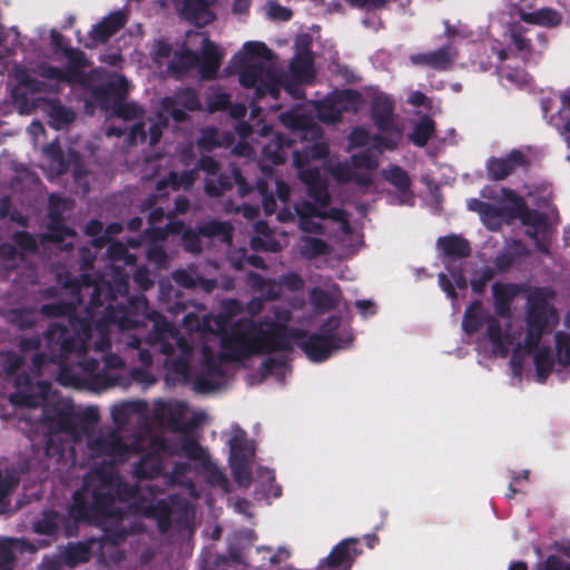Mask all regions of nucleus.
Instances as JSON below:
<instances>
[{"instance_id":"nucleus-21","label":"nucleus","mask_w":570,"mask_h":570,"mask_svg":"<svg viewBox=\"0 0 570 570\" xmlns=\"http://www.w3.org/2000/svg\"><path fill=\"white\" fill-rule=\"evenodd\" d=\"M51 384L48 381L32 383L28 391H16L9 395L12 405L36 409L42 405L49 397Z\"/></svg>"},{"instance_id":"nucleus-27","label":"nucleus","mask_w":570,"mask_h":570,"mask_svg":"<svg viewBox=\"0 0 570 570\" xmlns=\"http://www.w3.org/2000/svg\"><path fill=\"white\" fill-rule=\"evenodd\" d=\"M385 179L392 184L399 191L397 196L399 204H411L412 193L410 191V178L407 174L397 166H391L383 171Z\"/></svg>"},{"instance_id":"nucleus-7","label":"nucleus","mask_w":570,"mask_h":570,"mask_svg":"<svg viewBox=\"0 0 570 570\" xmlns=\"http://www.w3.org/2000/svg\"><path fill=\"white\" fill-rule=\"evenodd\" d=\"M278 322H238L228 336L222 338L220 360L239 362L253 355L285 351V323L282 312Z\"/></svg>"},{"instance_id":"nucleus-23","label":"nucleus","mask_w":570,"mask_h":570,"mask_svg":"<svg viewBox=\"0 0 570 570\" xmlns=\"http://www.w3.org/2000/svg\"><path fill=\"white\" fill-rule=\"evenodd\" d=\"M525 163V156L520 150H512L507 157L489 159L487 170L492 179L501 180L512 174L515 168L524 166Z\"/></svg>"},{"instance_id":"nucleus-16","label":"nucleus","mask_w":570,"mask_h":570,"mask_svg":"<svg viewBox=\"0 0 570 570\" xmlns=\"http://www.w3.org/2000/svg\"><path fill=\"white\" fill-rule=\"evenodd\" d=\"M157 491V488H147L150 497H155ZM135 509L145 518L156 520L159 533L165 534L170 530L173 509L166 499H149L145 495L135 503Z\"/></svg>"},{"instance_id":"nucleus-56","label":"nucleus","mask_w":570,"mask_h":570,"mask_svg":"<svg viewBox=\"0 0 570 570\" xmlns=\"http://www.w3.org/2000/svg\"><path fill=\"white\" fill-rule=\"evenodd\" d=\"M16 554L8 542L0 541V570H13Z\"/></svg>"},{"instance_id":"nucleus-43","label":"nucleus","mask_w":570,"mask_h":570,"mask_svg":"<svg viewBox=\"0 0 570 570\" xmlns=\"http://www.w3.org/2000/svg\"><path fill=\"white\" fill-rule=\"evenodd\" d=\"M258 373L261 381L271 375L283 377L285 375V355H278L277 357L267 356L261 364Z\"/></svg>"},{"instance_id":"nucleus-24","label":"nucleus","mask_w":570,"mask_h":570,"mask_svg":"<svg viewBox=\"0 0 570 570\" xmlns=\"http://www.w3.org/2000/svg\"><path fill=\"white\" fill-rule=\"evenodd\" d=\"M127 17L122 11H114L100 22L92 26L89 36L99 43H106L116 32L125 27Z\"/></svg>"},{"instance_id":"nucleus-47","label":"nucleus","mask_w":570,"mask_h":570,"mask_svg":"<svg viewBox=\"0 0 570 570\" xmlns=\"http://www.w3.org/2000/svg\"><path fill=\"white\" fill-rule=\"evenodd\" d=\"M77 311V307L73 303H65V302H55V303H47L41 305L40 313L47 318L52 317H61L66 316L67 318L70 317L72 313Z\"/></svg>"},{"instance_id":"nucleus-34","label":"nucleus","mask_w":570,"mask_h":570,"mask_svg":"<svg viewBox=\"0 0 570 570\" xmlns=\"http://www.w3.org/2000/svg\"><path fill=\"white\" fill-rule=\"evenodd\" d=\"M47 114L51 125L57 129L70 125L76 118L73 110L63 106L59 100H50L48 102Z\"/></svg>"},{"instance_id":"nucleus-41","label":"nucleus","mask_w":570,"mask_h":570,"mask_svg":"<svg viewBox=\"0 0 570 570\" xmlns=\"http://www.w3.org/2000/svg\"><path fill=\"white\" fill-rule=\"evenodd\" d=\"M198 52L191 49H186L181 52H176L169 63V69L173 71H188L197 67Z\"/></svg>"},{"instance_id":"nucleus-59","label":"nucleus","mask_w":570,"mask_h":570,"mask_svg":"<svg viewBox=\"0 0 570 570\" xmlns=\"http://www.w3.org/2000/svg\"><path fill=\"white\" fill-rule=\"evenodd\" d=\"M161 105H163L164 110L168 115H170V117L176 122H184L188 119L186 109H184L183 107H179L177 104H175V102L169 104L168 101H166V98H164Z\"/></svg>"},{"instance_id":"nucleus-57","label":"nucleus","mask_w":570,"mask_h":570,"mask_svg":"<svg viewBox=\"0 0 570 570\" xmlns=\"http://www.w3.org/2000/svg\"><path fill=\"white\" fill-rule=\"evenodd\" d=\"M510 39L515 50L521 53L522 58H525L529 52V41L522 37L519 27L510 29Z\"/></svg>"},{"instance_id":"nucleus-4","label":"nucleus","mask_w":570,"mask_h":570,"mask_svg":"<svg viewBox=\"0 0 570 570\" xmlns=\"http://www.w3.org/2000/svg\"><path fill=\"white\" fill-rule=\"evenodd\" d=\"M139 498H145V494L137 484L116 481L111 470L98 469L92 475L86 476L81 488L73 492L69 515L75 522L102 524L118 509L115 507L116 499L134 501L135 504Z\"/></svg>"},{"instance_id":"nucleus-39","label":"nucleus","mask_w":570,"mask_h":570,"mask_svg":"<svg viewBox=\"0 0 570 570\" xmlns=\"http://www.w3.org/2000/svg\"><path fill=\"white\" fill-rule=\"evenodd\" d=\"M197 179L198 174L195 168L183 171H170L168 174V184L174 190L180 188L188 190L195 185Z\"/></svg>"},{"instance_id":"nucleus-45","label":"nucleus","mask_w":570,"mask_h":570,"mask_svg":"<svg viewBox=\"0 0 570 570\" xmlns=\"http://www.w3.org/2000/svg\"><path fill=\"white\" fill-rule=\"evenodd\" d=\"M180 450L187 459L193 461H203L204 463L209 459L206 450L191 436H184L180 440Z\"/></svg>"},{"instance_id":"nucleus-51","label":"nucleus","mask_w":570,"mask_h":570,"mask_svg":"<svg viewBox=\"0 0 570 570\" xmlns=\"http://www.w3.org/2000/svg\"><path fill=\"white\" fill-rule=\"evenodd\" d=\"M66 204L67 199L56 195L51 194L49 196V204H48V219L49 223H61L65 220L63 213L66 212Z\"/></svg>"},{"instance_id":"nucleus-29","label":"nucleus","mask_w":570,"mask_h":570,"mask_svg":"<svg viewBox=\"0 0 570 570\" xmlns=\"http://www.w3.org/2000/svg\"><path fill=\"white\" fill-rule=\"evenodd\" d=\"M455 52L450 48H442L429 53L414 55L411 61L415 65H424L435 69H444L454 60Z\"/></svg>"},{"instance_id":"nucleus-15","label":"nucleus","mask_w":570,"mask_h":570,"mask_svg":"<svg viewBox=\"0 0 570 570\" xmlns=\"http://www.w3.org/2000/svg\"><path fill=\"white\" fill-rule=\"evenodd\" d=\"M94 95L99 99H117L114 107V114L124 120H136L140 118L144 110L135 102L122 101L127 96V81L124 77L117 80L107 81L94 90Z\"/></svg>"},{"instance_id":"nucleus-64","label":"nucleus","mask_w":570,"mask_h":570,"mask_svg":"<svg viewBox=\"0 0 570 570\" xmlns=\"http://www.w3.org/2000/svg\"><path fill=\"white\" fill-rule=\"evenodd\" d=\"M537 570H570V564L562 562L557 556H550L544 562L538 564Z\"/></svg>"},{"instance_id":"nucleus-9","label":"nucleus","mask_w":570,"mask_h":570,"mask_svg":"<svg viewBox=\"0 0 570 570\" xmlns=\"http://www.w3.org/2000/svg\"><path fill=\"white\" fill-rule=\"evenodd\" d=\"M338 326L340 318L331 317L323 326L321 334L306 335L304 332L287 328V351L298 346L311 361H325L333 352L347 348L353 341V335L350 333L337 336L334 331Z\"/></svg>"},{"instance_id":"nucleus-53","label":"nucleus","mask_w":570,"mask_h":570,"mask_svg":"<svg viewBox=\"0 0 570 570\" xmlns=\"http://www.w3.org/2000/svg\"><path fill=\"white\" fill-rule=\"evenodd\" d=\"M38 73L40 77H42L45 79L57 80L60 82H67V83L72 85L66 70H62L59 67L52 66L48 62H41L38 66Z\"/></svg>"},{"instance_id":"nucleus-33","label":"nucleus","mask_w":570,"mask_h":570,"mask_svg":"<svg viewBox=\"0 0 570 570\" xmlns=\"http://www.w3.org/2000/svg\"><path fill=\"white\" fill-rule=\"evenodd\" d=\"M438 246L443 255L449 258L465 257L470 253L468 242L459 236H446L438 240Z\"/></svg>"},{"instance_id":"nucleus-61","label":"nucleus","mask_w":570,"mask_h":570,"mask_svg":"<svg viewBox=\"0 0 570 570\" xmlns=\"http://www.w3.org/2000/svg\"><path fill=\"white\" fill-rule=\"evenodd\" d=\"M230 105V97L228 94L220 92L215 95L207 105L209 112L226 110Z\"/></svg>"},{"instance_id":"nucleus-17","label":"nucleus","mask_w":570,"mask_h":570,"mask_svg":"<svg viewBox=\"0 0 570 570\" xmlns=\"http://www.w3.org/2000/svg\"><path fill=\"white\" fill-rule=\"evenodd\" d=\"M87 448L94 458L124 459L129 453L128 444L115 430L88 439Z\"/></svg>"},{"instance_id":"nucleus-14","label":"nucleus","mask_w":570,"mask_h":570,"mask_svg":"<svg viewBox=\"0 0 570 570\" xmlns=\"http://www.w3.org/2000/svg\"><path fill=\"white\" fill-rule=\"evenodd\" d=\"M361 102V96L356 91L344 90L326 97L321 104L308 102L303 108L311 107L324 122H335L343 111L356 110Z\"/></svg>"},{"instance_id":"nucleus-38","label":"nucleus","mask_w":570,"mask_h":570,"mask_svg":"<svg viewBox=\"0 0 570 570\" xmlns=\"http://www.w3.org/2000/svg\"><path fill=\"white\" fill-rule=\"evenodd\" d=\"M298 249L303 256L312 258L318 255L327 254L330 246L327 243L317 237L304 236L299 242Z\"/></svg>"},{"instance_id":"nucleus-31","label":"nucleus","mask_w":570,"mask_h":570,"mask_svg":"<svg viewBox=\"0 0 570 570\" xmlns=\"http://www.w3.org/2000/svg\"><path fill=\"white\" fill-rule=\"evenodd\" d=\"M520 19L528 23L539 24L542 27L551 28L557 27L561 22V14L550 8H543L533 12H525L523 10L519 13Z\"/></svg>"},{"instance_id":"nucleus-60","label":"nucleus","mask_w":570,"mask_h":570,"mask_svg":"<svg viewBox=\"0 0 570 570\" xmlns=\"http://www.w3.org/2000/svg\"><path fill=\"white\" fill-rule=\"evenodd\" d=\"M500 75L502 79H507L508 81L515 85H523L528 82V75L522 70H511L507 66H502L500 68Z\"/></svg>"},{"instance_id":"nucleus-2","label":"nucleus","mask_w":570,"mask_h":570,"mask_svg":"<svg viewBox=\"0 0 570 570\" xmlns=\"http://www.w3.org/2000/svg\"><path fill=\"white\" fill-rule=\"evenodd\" d=\"M289 127H293L295 136L309 141L302 151L294 153V163L298 169V175L308 186V195L314 200V204L304 202L296 207L299 216V227L308 234L323 232L324 226L320 220L330 218L337 224L342 233V245L347 247L350 243L346 238L353 236V233L345 213L338 209H326L330 200L326 181L317 167L309 164L311 160L322 159L327 154V146L321 139V129L311 118L299 114V109H295L291 115L287 112V128Z\"/></svg>"},{"instance_id":"nucleus-5","label":"nucleus","mask_w":570,"mask_h":570,"mask_svg":"<svg viewBox=\"0 0 570 570\" xmlns=\"http://www.w3.org/2000/svg\"><path fill=\"white\" fill-rule=\"evenodd\" d=\"M481 196L493 204L476 198L468 200V208L480 215L481 220L490 229L499 228L503 223L519 218L525 227L527 235L533 239L538 250L549 252L553 236V225L539 213L528 210L524 200L512 190L502 188L500 196L492 195L490 188H484Z\"/></svg>"},{"instance_id":"nucleus-52","label":"nucleus","mask_w":570,"mask_h":570,"mask_svg":"<svg viewBox=\"0 0 570 570\" xmlns=\"http://www.w3.org/2000/svg\"><path fill=\"white\" fill-rule=\"evenodd\" d=\"M261 484L263 492L266 495L279 498L282 495V487L275 484V473L273 470L263 469L259 472Z\"/></svg>"},{"instance_id":"nucleus-28","label":"nucleus","mask_w":570,"mask_h":570,"mask_svg":"<svg viewBox=\"0 0 570 570\" xmlns=\"http://www.w3.org/2000/svg\"><path fill=\"white\" fill-rule=\"evenodd\" d=\"M91 558V549L88 543L85 542H69L60 551V559L62 564L75 568L78 564L86 563Z\"/></svg>"},{"instance_id":"nucleus-10","label":"nucleus","mask_w":570,"mask_h":570,"mask_svg":"<svg viewBox=\"0 0 570 570\" xmlns=\"http://www.w3.org/2000/svg\"><path fill=\"white\" fill-rule=\"evenodd\" d=\"M68 326L59 323L50 324L45 332V342L49 346H56L58 356L85 354L92 336V321L89 317H80L77 311L68 318Z\"/></svg>"},{"instance_id":"nucleus-18","label":"nucleus","mask_w":570,"mask_h":570,"mask_svg":"<svg viewBox=\"0 0 570 570\" xmlns=\"http://www.w3.org/2000/svg\"><path fill=\"white\" fill-rule=\"evenodd\" d=\"M80 522L71 520L69 512L67 515H60L57 511L48 510L33 523V531L43 535H57L59 528L62 527L65 535L70 538L77 535L78 523Z\"/></svg>"},{"instance_id":"nucleus-13","label":"nucleus","mask_w":570,"mask_h":570,"mask_svg":"<svg viewBox=\"0 0 570 570\" xmlns=\"http://www.w3.org/2000/svg\"><path fill=\"white\" fill-rule=\"evenodd\" d=\"M255 446L248 441L244 431L235 433L229 440V466L235 481L247 487L252 481V464Z\"/></svg>"},{"instance_id":"nucleus-8","label":"nucleus","mask_w":570,"mask_h":570,"mask_svg":"<svg viewBox=\"0 0 570 570\" xmlns=\"http://www.w3.org/2000/svg\"><path fill=\"white\" fill-rule=\"evenodd\" d=\"M156 316H158V313L150 308L149 302L144 295L130 297L127 305L109 306L106 316L95 324V330L100 335L95 344L96 350L105 352L111 347L109 323L129 331L147 326L148 321H153Z\"/></svg>"},{"instance_id":"nucleus-44","label":"nucleus","mask_w":570,"mask_h":570,"mask_svg":"<svg viewBox=\"0 0 570 570\" xmlns=\"http://www.w3.org/2000/svg\"><path fill=\"white\" fill-rule=\"evenodd\" d=\"M75 230L65 225V220L61 223H48V232L41 235L43 240L62 244L66 237H73Z\"/></svg>"},{"instance_id":"nucleus-37","label":"nucleus","mask_w":570,"mask_h":570,"mask_svg":"<svg viewBox=\"0 0 570 570\" xmlns=\"http://www.w3.org/2000/svg\"><path fill=\"white\" fill-rule=\"evenodd\" d=\"M234 185L233 175L219 174L216 178H208L205 180L204 190L209 197H220L226 191L232 190Z\"/></svg>"},{"instance_id":"nucleus-11","label":"nucleus","mask_w":570,"mask_h":570,"mask_svg":"<svg viewBox=\"0 0 570 570\" xmlns=\"http://www.w3.org/2000/svg\"><path fill=\"white\" fill-rule=\"evenodd\" d=\"M233 234L234 227L229 222L208 219L197 224L195 228H186L180 236V244L185 252L198 255L203 252L202 237L219 238L223 243L230 244Z\"/></svg>"},{"instance_id":"nucleus-6","label":"nucleus","mask_w":570,"mask_h":570,"mask_svg":"<svg viewBox=\"0 0 570 570\" xmlns=\"http://www.w3.org/2000/svg\"><path fill=\"white\" fill-rule=\"evenodd\" d=\"M276 55L262 41H247L232 58L235 71H238L239 82L244 88L254 89L250 102L252 118L261 108L256 105L265 96L277 99L279 88H285V73H277Z\"/></svg>"},{"instance_id":"nucleus-22","label":"nucleus","mask_w":570,"mask_h":570,"mask_svg":"<svg viewBox=\"0 0 570 570\" xmlns=\"http://www.w3.org/2000/svg\"><path fill=\"white\" fill-rule=\"evenodd\" d=\"M225 375L220 360H216L208 347L204 348L203 372L196 377L194 387L197 392L207 393L217 387L213 377L222 379Z\"/></svg>"},{"instance_id":"nucleus-25","label":"nucleus","mask_w":570,"mask_h":570,"mask_svg":"<svg viewBox=\"0 0 570 570\" xmlns=\"http://www.w3.org/2000/svg\"><path fill=\"white\" fill-rule=\"evenodd\" d=\"M66 59L68 60V66L66 68V72L71 80L72 83H79L80 86L87 88L90 82V75L85 73L82 69L87 66V59L83 51L78 48H65Z\"/></svg>"},{"instance_id":"nucleus-49","label":"nucleus","mask_w":570,"mask_h":570,"mask_svg":"<svg viewBox=\"0 0 570 570\" xmlns=\"http://www.w3.org/2000/svg\"><path fill=\"white\" fill-rule=\"evenodd\" d=\"M554 338L558 365L567 367L570 365V335L557 332Z\"/></svg>"},{"instance_id":"nucleus-40","label":"nucleus","mask_w":570,"mask_h":570,"mask_svg":"<svg viewBox=\"0 0 570 570\" xmlns=\"http://www.w3.org/2000/svg\"><path fill=\"white\" fill-rule=\"evenodd\" d=\"M42 420L53 423L61 432H71L76 428L72 415L60 409L55 410L53 413L45 410L42 413Z\"/></svg>"},{"instance_id":"nucleus-42","label":"nucleus","mask_w":570,"mask_h":570,"mask_svg":"<svg viewBox=\"0 0 570 570\" xmlns=\"http://www.w3.org/2000/svg\"><path fill=\"white\" fill-rule=\"evenodd\" d=\"M7 318L19 330L32 328L37 323L35 313L29 308H12L8 312Z\"/></svg>"},{"instance_id":"nucleus-32","label":"nucleus","mask_w":570,"mask_h":570,"mask_svg":"<svg viewBox=\"0 0 570 570\" xmlns=\"http://www.w3.org/2000/svg\"><path fill=\"white\" fill-rule=\"evenodd\" d=\"M340 296L338 287L335 284H326L325 288H315L311 293L313 305L322 311L334 307Z\"/></svg>"},{"instance_id":"nucleus-30","label":"nucleus","mask_w":570,"mask_h":570,"mask_svg":"<svg viewBox=\"0 0 570 570\" xmlns=\"http://www.w3.org/2000/svg\"><path fill=\"white\" fill-rule=\"evenodd\" d=\"M163 472V462L159 455L147 453L134 464V474L140 480H153Z\"/></svg>"},{"instance_id":"nucleus-19","label":"nucleus","mask_w":570,"mask_h":570,"mask_svg":"<svg viewBox=\"0 0 570 570\" xmlns=\"http://www.w3.org/2000/svg\"><path fill=\"white\" fill-rule=\"evenodd\" d=\"M216 0H171L179 16L197 27L209 24L214 14L209 9L210 3Z\"/></svg>"},{"instance_id":"nucleus-55","label":"nucleus","mask_w":570,"mask_h":570,"mask_svg":"<svg viewBox=\"0 0 570 570\" xmlns=\"http://www.w3.org/2000/svg\"><path fill=\"white\" fill-rule=\"evenodd\" d=\"M195 169H197V173L202 170L207 175L216 176L220 171V164L212 156H202Z\"/></svg>"},{"instance_id":"nucleus-12","label":"nucleus","mask_w":570,"mask_h":570,"mask_svg":"<svg viewBox=\"0 0 570 570\" xmlns=\"http://www.w3.org/2000/svg\"><path fill=\"white\" fill-rule=\"evenodd\" d=\"M311 43L312 38L306 33L296 38L295 55L291 62V70L287 72V94L297 99L303 97V91L299 88H291L289 80L296 85H307L314 80L316 73L309 50Z\"/></svg>"},{"instance_id":"nucleus-46","label":"nucleus","mask_w":570,"mask_h":570,"mask_svg":"<svg viewBox=\"0 0 570 570\" xmlns=\"http://www.w3.org/2000/svg\"><path fill=\"white\" fill-rule=\"evenodd\" d=\"M46 347L48 350V353H45V352H37L33 356H32V367L38 372L40 373L42 367L48 364V363H55V364H58V363H61L63 360H67L70 355H60L58 356V351L56 350L57 347L56 346H49L47 343H46Z\"/></svg>"},{"instance_id":"nucleus-20","label":"nucleus","mask_w":570,"mask_h":570,"mask_svg":"<svg viewBox=\"0 0 570 570\" xmlns=\"http://www.w3.org/2000/svg\"><path fill=\"white\" fill-rule=\"evenodd\" d=\"M224 58V52L209 38H205L202 45V51L198 52L197 67L200 76L205 80H213L217 77Z\"/></svg>"},{"instance_id":"nucleus-62","label":"nucleus","mask_w":570,"mask_h":570,"mask_svg":"<svg viewBox=\"0 0 570 570\" xmlns=\"http://www.w3.org/2000/svg\"><path fill=\"white\" fill-rule=\"evenodd\" d=\"M20 81L32 92H49L51 89L50 85L31 76H24Z\"/></svg>"},{"instance_id":"nucleus-54","label":"nucleus","mask_w":570,"mask_h":570,"mask_svg":"<svg viewBox=\"0 0 570 570\" xmlns=\"http://www.w3.org/2000/svg\"><path fill=\"white\" fill-rule=\"evenodd\" d=\"M204 470L206 472L207 482L212 485H219L222 488H226L228 484V480L225 473L216 466L210 460H206L203 463Z\"/></svg>"},{"instance_id":"nucleus-26","label":"nucleus","mask_w":570,"mask_h":570,"mask_svg":"<svg viewBox=\"0 0 570 570\" xmlns=\"http://www.w3.org/2000/svg\"><path fill=\"white\" fill-rule=\"evenodd\" d=\"M126 512L124 509H117L112 515L108 517L107 521L101 525L104 528L102 541L112 546H119L130 534V531L124 525V518Z\"/></svg>"},{"instance_id":"nucleus-50","label":"nucleus","mask_w":570,"mask_h":570,"mask_svg":"<svg viewBox=\"0 0 570 570\" xmlns=\"http://www.w3.org/2000/svg\"><path fill=\"white\" fill-rule=\"evenodd\" d=\"M433 129V121L430 118L424 117L416 125L414 132L411 135V139L415 145L423 147L430 139Z\"/></svg>"},{"instance_id":"nucleus-63","label":"nucleus","mask_w":570,"mask_h":570,"mask_svg":"<svg viewBox=\"0 0 570 570\" xmlns=\"http://www.w3.org/2000/svg\"><path fill=\"white\" fill-rule=\"evenodd\" d=\"M232 174L234 184L238 187V195L240 197L247 196L253 190V187L247 183L246 178L243 176L238 168H233Z\"/></svg>"},{"instance_id":"nucleus-36","label":"nucleus","mask_w":570,"mask_h":570,"mask_svg":"<svg viewBox=\"0 0 570 570\" xmlns=\"http://www.w3.org/2000/svg\"><path fill=\"white\" fill-rule=\"evenodd\" d=\"M11 242L17 246L20 258L26 255H33L38 252L39 246L36 237L27 230H17L11 235Z\"/></svg>"},{"instance_id":"nucleus-35","label":"nucleus","mask_w":570,"mask_h":570,"mask_svg":"<svg viewBox=\"0 0 570 570\" xmlns=\"http://www.w3.org/2000/svg\"><path fill=\"white\" fill-rule=\"evenodd\" d=\"M165 98L169 104L175 102L188 111H199L203 108L199 95L193 88H181L174 96Z\"/></svg>"},{"instance_id":"nucleus-1","label":"nucleus","mask_w":570,"mask_h":570,"mask_svg":"<svg viewBox=\"0 0 570 570\" xmlns=\"http://www.w3.org/2000/svg\"><path fill=\"white\" fill-rule=\"evenodd\" d=\"M494 308L498 316L489 315L479 302L473 303L464 313L462 328L466 334L475 333L485 325V338L495 356H507L512 352L510 367L513 384L521 381L529 356L534 364V380L546 382L553 370L550 348L540 347L541 336L548 328L558 324L559 317L552 304V293L538 289L530 294L527 307V330L520 321L511 317L510 303L518 294L515 285L495 283L492 285Z\"/></svg>"},{"instance_id":"nucleus-48","label":"nucleus","mask_w":570,"mask_h":570,"mask_svg":"<svg viewBox=\"0 0 570 570\" xmlns=\"http://www.w3.org/2000/svg\"><path fill=\"white\" fill-rule=\"evenodd\" d=\"M220 146L217 128L207 126L202 129L200 137L197 139V147L202 153H210Z\"/></svg>"},{"instance_id":"nucleus-58","label":"nucleus","mask_w":570,"mask_h":570,"mask_svg":"<svg viewBox=\"0 0 570 570\" xmlns=\"http://www.w3.org/2000/svg\"><path fill=\"white\" fill-rule=\"evenodd\" d=\"M122 232V225L120 223H110L104 230V235L97 237L92 244L96 247H104L110 242L112 235H117Z\"/></svg>"},{"instance_id":"nucleus-3","label":"nucleus","mask_w":570,"mask_h":570,"mask_svg":"<svg viewBox=\"0 0 570 570\" xmlns=\"http://www.w3.org/2000/svg\"><path fill=\"white\" fill-rule=\"evenodd\" d=\"M372 112L381 135L371 136L363 128L351 132V147L368 149L353 155L352 165L338 164L331 169L333 176L341 181L354 180L360 186L368 187L372 183L371 171L379 165L377 154L384 149H394L402 139V128L393 119V104L386 95L381 94L374 98Z\"/></svg>"}]
</instances>
